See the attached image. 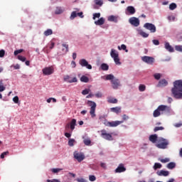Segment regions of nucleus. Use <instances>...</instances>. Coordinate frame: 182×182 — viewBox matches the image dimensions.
<instances>
[{
  "instance_id": "3",
  "label": "nucleus",
  "mask_w": 182,
  "mask_h": 182,
  "mask_svg": "<svg viewBox=\"0 0 182 182\" xmlns=\"http://www.w3.org/2000/svg\"><path fill=\"white\" fill-rule=\"evenodd\" d=\"M107 116L106 115H100L99 116V121L100 123H102L105 124V126H107V127H117V126L122 124L123 122H119V121H112V122H109L106 119Z\"/></svg>"
},
{
  "instance_id": "8",
  "label": "nucleus",
  "mask_w": 182,
  "mask_h": 182,
  "mask_svg": "<svg viewBox=\"0 0 182 182\" xmlns=\"http://www.w3.org/2000/svg\"><path fill=\"white\" fill-rule=\"evenodd\" d=\"M101 137L102 139H105V140H109V141H112V140H113V136H112V134L107 133L106 130L105 129H102L101 131Z\"/></svg>"
},
{
  "instance_id": "7",
  "label": "nucleus",
  "mask_w": 182,
  "mask_h": 182,
  "mask_svg": "<svg viewBox=\"0 0 182 182\" xmlns=\"http://www.w3.org/2000/svg\"><path fill=\"white\" fill-rule=\"evenodd\" d=\"M42 72L43 75H45V76H49L50 75L53 74L55 69L53 68V66L46 67L42 70Z\"/></svg>"
},
{
  "instance_id": "59",
  "label": "nucleus",
  "mask_w": 182,
  "mask_h": 182,
  "mask_svg": "<svg viewBox=\"0 0 182 182\" xmlns=\"http://www.w3.org/2000/svg\"><path fill=\"white\" fill-rule=\"evenodd\" d=\"M152 42L154 45H156V46L160 45V41H159V40H153Z\"/></svg>"
},
{
  "instance_id": "19",
  "label": "nucleus",
  "mask_w": 182,
  "mask_h": 182,
  "mask_svg": "<svg viewBox=\"0 0 182 182\" xmlns=\"http://www.w3.org/2000/svg\"><path fill=\"white\" fill-rule=\"evenodd\" d=\"M127 11L130 15H134V14H136V9H134L133 6H129L127 8Z\"/></svg>"
},
{
  "instance_id": "26",
  "label": "nucleus",
  "mask_w": 182,
  "mask_h": 182,
  "mask_svg": "<svg viewBox=\"0 0 182 182\" xmlns=\"http://www.w3.org/2000/svg\"><path fill=\"white\" fill-rule=\"evenodd\" d=\"M107 102H108V103L116 104V103H117L118 101H117V99H116V98L109 97L107 99Z\"/></svg>"
},
{
  "instance_id": "58",
  "label": "nucleus",
  "mask_w": 182,
  "mask_h": 182,
  "mask_svg": "<svg viewBox=\"0 0 182 182\" xmlns=\"http://www.w3.org/2000/svg\"><path fill=\"white\" fill-rule=\"evenodd\" d=\"M61 168H53L52 169V171H53V173H59V171H61Z\"/></svg>"
},
{
  "instance_id": "57",
  "label": "nucleus",
  "mask_w": 182,
  "mask_h": 182,
  "mask_svg": "<svg viewBox=\"0 0 182 182\" xmlns=\"http://www.w3.org/2000/svg\"><path fill=\"white\" fill-rule=\"evenodd\" d=\"M5 56V50H0V58H4Z\"/></svg>"
},
{
  "instance_id": "9",
  "label": "nucleus",
  "mask_w": 182,
  "mask_h": 182,
  "mask_svg": "<svg viewBox=\"0 0 182 182\" xmlns=\"http://www.w3.org/2000/svg\"><path fill=\"white\" fill-rule=\"evenodd\" d=\"M79 64L82 68H86L87 69L92 70V65L89 64L87 60H86V59L85 58L80 60Z\"/></svg>"
},
{
  "instance_id": "10",
  "label": "nucleus",
  "mask_w": 182,
  "mask_h": 182,
  "mask_svg": "<svg viewBox=\"0 0 182 182\" xmlns=\"http://www.w3.org/2000/svg\"><path fill=\"white\" fill-rule=\"evenodd\" d=\"M74 159H75V160L80 163L81 161H83V160H85V154L79 153L78 151H75Z\"/></svg>"
},
{
  "instance_id": "1",
  "label": "nucleus",
  "mask_w": 182,
  "mask_h": 182,
  "mask_svg": "<svg viewBox=\"0 0 182 182\" xmlns=\"http://www.w3.org/2000/svg\"><path fill=\"white\" fill-rule=\"evenodd\" d=\"M149 141L151 143H157L156 144V147L158 149H164L168 146V140L164 139L163 137L157 136V134H152L149 138Z\"/></svg>"
},
{
  "instance_id": "22",
  "label": "nucleus",
  "mask_w": 182,
  "mask_h": 182,
  "mask_svg": "<svg viewBox=\"0 0 182 182\" xmlns=\"http://www.w3.org/2000/svg\"><path fill=\"white\" fill-rule=\"evenodd\" d=\"M62 46H63V52L64 53H68V52H69V45L66 44V43H63L62 44Z\"/></svg>"
},
{
  "instance_id": "46",
  "label": "nucleus",
  "mask_w": 182,
  "mask_h": 182,
  "mask_svg": "<svg viewBox=\"0 0 182 182\" xmlns=\"http://www.w3.org/2000/svg\"><path fill=\"white\" fill-rule=\"evenodd\" d=\"M90 92V90H89V89L83 90L82 91V95H89Z\"/></svg>"
},
{
  "instance_id": "15",
  "label": "nucleus",
  "mask_w": 182,
  "mask_h": 182,
  "mask_svg": "<svg viewBox=\"0 0 182 182\" xmlns=\"http://www.w3.org/2000/svg\"><path fill=\"white\" fill-rule=\"evenodd\" d=\"M124 171H126V167L123 164H120L114 171L115 173H124Z\"/></svg>"
},
{
  "instance_id": "63",
  "label": "nucleus",
  "mask_w": 182,
  "mask_h": 182,
  "mask_svg": "<svg viewBox=\"0 0 182 182\" xmlns=\"http://www.w3.org/2000/svg\"><path fill=\"white\" fill-rule=\"evenodd\" d=\"M71 66H72V68H76V62L72 61L71 62Z\"/></svg>"
},
{
  "instance_id": "14",
  "label": "nucleus",
  "mask_w": 182,
  "mask_h": 182,
  "mask_svg": "<svg viewBox=\"0 0 182 182\" xmlns=\"http://www.w3.org/2000/svg\"><path fill=\"white\" fill-rule=\"evenodd\" d=\"M129 23L132 25L133 26L137 27L139 25H140V20L136 17H132L129 20Z\"/></svg>"
},
{
  "instance_id": "44",
  "label": "nucleus",
  "mask_w": 182,
  "mask_h": 182,
  "mask_svg": "<svg viewBox=\"0 0 182 182\" xmlns=\"http://www.w3.org/2000/svg\"><path fill=\"white\" fill-rule=\"evenodd\" d=\"M77 16V14H76V11H73L70 16V19H75Z\"/></svg>"
},
{
  "instance_id": "24",
  "label": "nucleus",
  "mask_w": 182,
  "mask_h": 182,
  "mask_svg": "<svg viewBox=\"0 0 182 182\" xmlns=\"http://www.w3.org/2000/svg\"><path fill=\"white\" fill-rule=\"evenodd\" d=\"M80 82H82L83 83H89V77H87L86 75H82L80 79Z\"/></svg>"
},
{
  "instance_id": "56",
  "label": "nucleus",
  "mask_w": 182,
  "mask_h": 182,
  "mask_svg": "<svg viewBox=\"0 0 182 182\" xmlns=\"http://www.w3.org/2000/svg\"><path fill=\"white\" fill-rule=\"evenodd\" d=\"M64 80H65V82H68V83H69V82H70V76L66 75V76L64 77Z\"/></svg>"
},
{
  "instance_id": "54",
  "label": "nucleus",
  "mask_w": 182,
  "mask_h": 182,
  "mask_svg": "<svg viewBox=\"0 0 182 182\" xmlns=\"http://www.w3.org/2000/svg\"><path fill=\"white\" fill-rule=\"evenodd\" d=\"M69 83H76V82H77V78H76V77H74L72 80H70V81H68Z\"/></svg>"
},
{
  "instance_id": "38",
  "label": "nucleus",
  "mask_w": 182,
  "mask_h": 182,
  "mask_svg": "<svg viewBox=\"0 0 182 182\" xmlns=\"http://www.w3.org/2000/svg\"><path fill=\"white\" fill-rule=\"evenodd\" d=\"M62 12H63V10H62L60 7H57V9H55V15H60V14H62Z\"/></svg>"
},
{
  "instance_id": "50",
  "label": "nucleus",
  "mask_w": 182,
  "mask_h": 182,
  "mask_svg": "<svg viewBox=\"0 0 182 182\" xmlns=\"http://www.w3.org/2000/svg\"><path fill=\"white\" fill-rule=\"evenodd\" d=\"M164 129V127H156L154 129V132H159V130H163Z\"/></svg>"
},
{
  "instance_id": "13",
  "label": "nucleus",
  "mask_w": 182,
  "mask_h": 182,
  "mask_svg": "<svg viewBox=\"0 0 182 182\" xmlns=\"http://www.w3.org/2000/svg\"><path fill=\"white\" fill-rule=\"evenodd\" d=\"M157 109H159V112H161V114H164L166 112H170V107L167 105H159Z\"/></svg>"
},
{
  "instance_id": "12",
  "label": "nucleus",
  "mask_w": 182,
  "mask_h": 182,
  "mask_svg": "<svg viewBox=\"0 0 182 182\" xmlns=\"http://www.w3.org/2000/svg\"><path fill=\"white\" fill-rule=\"evenodd\" d=\"M144 27L146 28V29H147L148 31H150L151 33H154V32H156V26H154V24L153 23H146L144 25Z\"/></svg>"
},
{
  "instance_id": "29",
  "label": "nucleus",
  "mask_w": 182,
  "mask_h": 182,
  "mask_svg": "<svg viewBox=\"0 0 182 182\" xmlns=\"http://www.w3.org/2000/svg\"><path fill=\"white\" fill-rule=\"evenodd\" d=\"M52 33H53V31L50 28H48L46 31H44L45 36H49L52 35Z\"/></svg>"
},
{
  "instance_id": "53",
  "label": "nucleus",
  "mask_w": 182,
  "mask_h": 182,
  "mask_svg": "<svg viewBox=\"0 0 182 182\" xmlns=\"http://www.w3.org/2000/svg\"><path fill=\"white\" fill-rule=\"evenodd\" d=\"M6 87L2 85V81L0 82V92H4L5 90Z\"/></svg>"
},
{
  "instance_id": "61",
  "label": "nucleus",
  "mask_w": 182,
  "mask_h": 182,
  "mask_svg": "<svg viewBox=\"0 0 182 182\" xmlns=\"http://www.w3.org/2000/svg\"><path fill=\"white\" fill-rule=\"evenodd\" d=\"M43 50L45 53H49L50 52V50H48V47H45Z\"/></svg>"
},
{
  "instance_id": "33",
  "label": "nucleus",
  "mask_w": 182,
  "mask_h": 182,
  "mask_svg": "<svg viewBox=\"0 0 182 182\" xmlns=\"http://www.w3.org/2000/svg\"><path fill=\"white\" fill-rule=\"evenodd\" d=\"M83 143L85 146H90L92 141H90V139H85L83 140Z\"/></svg>"
},
{
  "instance_id": "30",
  "label": "nucleus",
  "mask_w": 182,
  "mask_h": 182,
  "mask_svg": "<svg viewBox=\"0 0 182 182\" xmlns=\"http://www.w3.org/2000/svg\"><path fill=\"white\" fill-rule=\"evenodd\" d=\"M95 5L97 6H103V0H94Z\"/></svg>"
},
{
  "instance_id": "31",
  "label": "nucleus",
  "mask_w": 182,
  "mask_h": 182,
  "mask_svg": "<svg viewBox=\"0 0 182 182\" xmlns=\"http://www.w3.org/2000/svg\"><path fill=\"white\" fill-rule=\"evenodd\" d=\"M101 69L102 70H109V65L106 63H102L101 65Z\"/></svg>"
},
{
  "instance_id": "18",
  "label": "nucleus",
  "mask_w": 182,
  "mask_h": 182,
  "mask_svg": "<svg viewBox=\"0 0 182 182\" xmlns=\"http://www.w3.org/2000/svg\"><path fill=\"white\" fill-rule=\"evenodd\" d=\"M168 174H170V172L168 171L161 170L160 171L157 172L158 176H163L164 177H167Z\"/></svg>"
},
{
  "instance_id": "35",
  "label": "nucleus",
  "mask_w": 182,
  "mask_h": 182,
  "mask_svg": "<svg viewBox=\"0 0 182 182\" xmlns=\"http://www.w3.org/2000/svg\"><path fill=\"white\" fill-rule=\"evenodd\" d=\"M127 46H126V45H124V44H122V46H121V47L120 46H118V49L119 50H122H122H125V52H129V50H127Z\"/></svg>"
},
{
  "instance_id": "25",
  "label": "nucleus",
  "mask_w": 182,
  "mask_h": 182,
  "mask_svg": "<svg viewBox=\"0 0 182 182\" xmlns=\"http://www.w3.org/2000/svg\"><path fill=\"white\" fill-rule=\"evenodd\" d=\"M108 21H109V22H115V23H117V17H116L114 16H109L108 17Z\"/></svg>"
},
{
  "instance_id": "2",
  "label": "nucleus",
  "mask_w": 182,
  "mask_h": 182,
  "mask_svg": "<svg viewBox=\"0 0 182 182\" xmlns=\"http://www.w3.org/2000/svg\"><path fill=\"white\" fill-rule=\"evenodd\" d=\"M171 93L175 99H182V80H178L173 82V87L171 89Z\"/></svg>"
},
{
  "instance_id": "16",
  "label": "nucleus",
  "mask_w": 182,
  "mask_h": 182,
  "mask_svg": "<svg viewBox=\"0 0 182 182\" xmlns=\"http://www.w3.org/2000/svg\"><path fill=\"white\" fill-rule=\"evenodd\" d=\"M168 85V82L166 80V79H162L159 80L158 87H165V86H167Z\"/></svg>"
},
{
  "instance_id": "60",
  "label": "nucleus",
  "mask_w": 182,
  "mask_h": 182,
  "mask_svg": "<svg viewBox=\"0 0 182 182\" xmlns=\"http://www.w3.org/2000/svg\"><path fill=\"white\" fill-rule=\"evenodd\" d=\"M182 126V123L181 122H178L174 124L175 127H181Z\"/></svg>"
},
{
  "instance_id": "42",
  "label": "nucleus",
  "mask_w": 182,
  "mask_h": 182,
  "mask_svg": "<svg viewBox=\"0 0 182 182\" xmlns=\"http://www.w3.org/2000/svg\"><path fill=\"white\" fill-rule=\"evenodd\" d=\"M154 77H155V79L156 80H160V77H161V73H156L154 75Z\"/></svg>"
},
{
  "instance_id": "4",
  "label": "nucleus",
  "mask_w": 182,
  "mask_h": 182,
  "mask_svg": "<svg viewBox=\"0 0 182 182\" xmlns=\"http://www.w3.org/2000/svg\"><path fill=\"white\" fill-rule=\"evenodd\" d=\"M105 80H110L112 87L114 90L119 89L120 86H122V84L120 83V80L116 77H114V75L112 74H109L106 75Z\"/></svg>"
},
{
  "instance_id": "51",
  "label": "nucleus",
  "mask_w": 182,
  "mask_h": 182,
  "mask_svg": "<svg viewBox=\"0 0 182 182\" xmlns=\"http://www.w3.org/2000/svg\"><path fill=\"white\" fill-rule=\"evenodd\" d=\"M96 18H100V13H95L93 14L92 19H96Z\"/></svg>"
},
{
  "instance_id": "28",
  "label": "nucleus",
  "mask_w": 182,
  "mask_h": 182,
  "mask_svg": "<svg viewBox=\"0 0 182 182\" xmlns=\"http://www.w3.org/2000/svg\"><path fill=\"white\" fill-rule=\"evenodd\" d=\"M176 167V163L174 162H171L168 164L167 165V168H169V170H173Z\"/></svg>"
},
{
  "instance_id": "21",
  "label": "nucleus",
  "mask_w": 182,
  "mask_h": 182,
  "mask_svg": "<svg viewBox=\"0 0 182 182\" xmlns=\"http://www.w3.org/2000/svg\"><path fill=\"white\" fill-rule=\"evenodd\" d=\"M70 124V129L73 132L75 130V127L76 126V119H73L71 122L69 123Z\"/></svg>"
},
{
  "instance_id": "11",
  "label": "nucleus",
  "mask_w": 182,
  "mask_h": 182,
  "mask_svg": "<svg viewBox=\"0 0 182 182\" xmlns=\"http://www.w3.org/2000/svg\"><path fill=\"white\" fill-rule=\"evenodd\" d=\"M141 60L148 65H153L154 63V58L150 56H143L141 57Z\"/></svg>"
},
{
  "instance_id": "36",
  "label": "nucleus",
  "mask_w": 182,
  "mask_h": 182,
  "mask_svg": "<svg viewBox=\"0 0 182 182\" xmlns=\"http://www.w3.org/2000/svg\"><path fill=\"white\" fill-rule=\"evenodd\" d=\"M162 166H161V164L160 163H155L154 165V170H157V168H161Z\"/></svg>"
},
{
  "instance_id": "39",
  "label": "nucleus",
  "mask_w": 182,
  "mask_h": 182,
  "mask_svg": "<svg viewBox=\"0 0 182 182\" xmlns=\"http://www.w3.org/2000/svg\"><path fill=\"white\" fill-rule=\"evenodd\" d=\"M139 92H144V90H146V85H141V84L139 85Z\"/></svg>"
},
{
  "instance_id": "32",
  "label": "nucleus",
  "mask_w": 182,
  "mask_h": 182,
  "mask_svg": "<svg viewBox=\"0 0 182 182\" xmlns=\"http://www.w3.org/2000/svg\"><path fill=\"white\" fill-rule=\"evenodd\" d=\"M177 8V4H176V3H171L169 5V9L171 11H174V9H176Z\"/></svg>"
},
{
  "instance_id": "55",
  "label": "nucleus",
  "mask_w": 182,
  "mask_h": 182,
  "mask_svg": "<svg viewBox=\"0 0 182 182\" xmlns=\"http://www.w3.org/2000/svg\"><path fill=\"white\" fill-rule=\"evenodd\" d=\"M13 102H14V103H18L19 102V97L18 96H16L13 98Z\"/></svg>"
},
{
  "instance_id": "64",
  "label": "nucleus",
  "mask_w": 182,
  "mask_h": 182,
  "mask_svg": "<svg viewBox=\"0 0 182 182\" xmlns=\"http://www.w3.org/2000/svg\"><path fill=\"white\" fill-rule=\"evenodd\" d=\"M100 166H101L102 168H106V164H105V163H103V162H102V163L100 164Z\"/></svg>"
},
{
  "instance_id": "34",
  "label": "nucleus",
  "mask_w": 182,
  "mask_h": 182,
  "mask_svg": "<svg viewBox=\"0 0 182 182\" xmlns=\"http://www.w3.org/2000/svg\"><path fill=\"white\" fill-rule=\"evenodd\" d=\"M75 139H70L68 141V146H70V147H73L75 146Z\"/></svg>"
},
{
  "instance_id": "43",
  "label": "nucleus",
  "mask_w": 182,
  "mask_h": 182,
  "mask_svg": "<svg viewBox=\"0 0 182 182\" xmlns=\"http://www.w3.org/2000/svg\"><path fill=\"white\" fill-rule=\"evenodd\" d=\"M159 161H161V163H168V161H170V159L168 158L161 159H159Z\"/></svg>"
},
{
  "instance_id": "37",
  "label": "nucleus",
  "mask_w": 182,
  "mask_h": 182,
  "mask_svg": "<svg viewBox=\"0 0 182 182\" xmlns=\"http://www.w3.org/2000/svg\"><path fill=\"white\" fill-rule=\"evenodd\" d=\"M139 35H141V36H142L143 38H149V33L142 31H139Z\"/></svg>"
},
{
  "instance_id": "49",
  "label": "nucleus",
  "mask_w": 182,
  "mask_h": 182,
  "mask_svg": "<svg viewBox=\"0 0 182 182\" xmlns=\"http://www.w3.org/2000/svg\"><path fill=\"white\" fill-rule=\"evenodd\" d=\"M11 68H14V70H18L21 69V65H19V64L12 65Z\"/></svg>"
},
{
  "instance_id": "20",
  "label": "nucleus",
  "mask_w": 182,
  "mask_h": 182,
  "mask_svg": "<svg viewBox=\"0 0 182 182\" xmlns=\"http://www.w3.org/2000/svg\"><path fill=\"white\" fill-rule=\"evenodd\" d=\"M165 48L166 49V50H168V52H174V48H173L169 43H165Z\"/></svg>"
},
{
  "instance_id": "62",
  "label": "nucleus",
  "mask_w": 182,
  "mask_h": 182,
  "mask_svg": "<svg viewBox=\"0 0 182 182\" xmlns=\"http://www.w3.org/2000/svg\"><path fill=\"white\" fill-rule=\"evenodd\" d=\"M95 96L98 98L102 97V92H97Z\"/></svg>"
},
{
  "instance_id": "40",
  "label": "nucleus",
  "mask_w": 182,
  "mask_h": 182,
  "mask_svg": "<svg viewBox=\"0 0 182 182\" xmlns=\"http://www.w3.org/2000/svg\"><path fill=\"white\" fill-rule=\"evenodd\" d=\"M129 117L127 114H123L122 115V121H118V122H122V123H124L126 120H129Z\"/></svg>"
},
{
  "instance_id": "48",
  "label": "nucleus",
  "mask_w": 182,
  "mask_h": 182,
  "mask_svg": "<svg viewBox=\"0 0 182 182\" xmlns=\"http://www.w3.org/2000/svg\"><path fill=\"white\" fill-rule=\"evenodd\" d=\"M18 60H21V62H25L26 60V58L22 56V55H18Z\"/></svg>"
},
{
  "instance_id": "47",
  "label": "nucleus",
  "mask_w": 182,
  "mask_h": 182,
  "mask_svg": "<svg viewBox=\"0 0 182 182\" xmlns=\"http://www.w3.org/2000/svg\"><path fill=\"white\" fill-rule=\"evenodd\" d=\"M22 52H23V49L16 50L14 51V55L16 56L19 53H22Z\"/></svg>"
},
{
  "instance_id": "23",
  "label": "nucleus",
  "mask_w": 182,
  "mask_h": 182,
  "mask_svg": "<svg viewBox=\"0 0 182 182\" xmlns=\"http://www.w3.org/2000/svg\"><path fill=\"white\" fill-rule=\"evenodd\" d=\"M95 25H103L105 23V18H103V17H101L100 19H98L97 21H95Z\"/></svg>"
},
{
  "instance_id": "17",
  "label": "nucleus",
  "mask_w": 182,
  "mask_h": 182,
  "mask_svg": "<svg viewBox=\"0 0 182 182\" xmlns=\"http://www.w3.org/2000/svg\"><path fill=\"white\" fill-rule=\"evenodd\" d=\"M110 111L113 113H116L117 114H119V113H122V107H115L110 108Z\"/></svg>"
},
{
  "instance_id": "5",
  "label": "nucleus",
  "mask_w": 182,
  "mask_h": 182,
  "mask_svg": "<svg viewBox=\"0 0 182 182\" xmlns=\"http://www.w3.org/2000/svg\"><path fill=\"white\" fill-rule=\"evenodd\" d=\"M110 55H111V57L113 58L114 62L117 65H122V63H120V58H119V53H117L116 50L112 49Z\"/></svg>"
},
{
  "instance_id": "27",
  "label": "nucleus",
  "mask_w": 182,
  "mask_h": 182,
  "mask_svg": "<svg viewBox=\"0 0 182 182\" xmlns=\"http://www.w3.org/2000/svg\"><path fill=\"white\" fill-rule=\"evenodd\" d=\"M161 114L160 112V111L159 110V108H157L156 109H155L154 111V113H153V116L154 117H159V116H160Z\"/></svg>"
},
{
  "instance_id": "52",
  "label": "nucleus",
  "mask_w": 182,
  "mask_h": 182,
  "mask_svg": "<svg viewBox=\"0 0 182 182\" xmlns=\"http://www.w3.org/2000/svg\"><path fill=\"white\" fill-rule=\"evenodd\" d=\"M89 180H90V181H96V176H95L93 175H90L89 176Z\"/></svg>"
},
{
  "instance_id": "45",
  "label": "nucleus",
  "mask_w": 182,
  "mask_h": 182,
  "mask_svg": "<svg viewBox=\"0 0 182 182\" xmlns=\"http://www.w3.org/2000/svg\"><path fill=\"white\" fill-rule=\"evenodd\" d=\"M175 50H177V52H182V46H176Z\"/></svg>"
},
{
  "instance_id": "41",
  "label": "nucleus",
  "mask_w": 182,
  "mask_h": 182,
  "mask_svg": "<svg viewBox=\"0 0 182 182\" xmlns=\"http://www.w3.org/2000/svg\"><path fill=\"white\" fill-rule=\"evenodd\" d=\"M9 154V151H4V152H3L1 154V156H0V158L1 159H5V156H8Z\"/></svg>"
},
{
  "instance_id": "6",
  "label": "nucleus",
  "mask_w": 182,
  "mask_h": 182,
  "mask_svg": "<svg viewBox=\"0 0 182 182\" xmlns=\"http://www.w3.org/2000/svg\"><path fill=\"white\" fill-rule=\"evenodd\" d=\"M88 105L90 106V114L91 117H96V102L88 101Z\"/></svg>"
}]
</instances>
